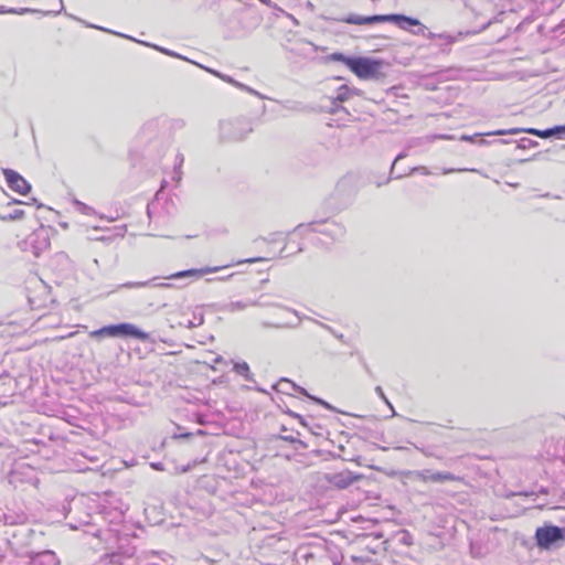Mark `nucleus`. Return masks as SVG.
<instances>
[{
  "instance_id": "1",
  "label": "nucleus",
  "mask_w": 565,
  "mask_h": 565,
  "mask_svg": "<svg viewBox=\"0 0 565 565\" xmlns=\"http://www.w3.org/2000/svg\"><path fill=\"white\" fill-rule=\"evenodd\" d=\"M340 21L356 25L373 24L380 22H392L403 30H408V26H419L418 30L413 31V34L415 35H424V31L426 29L424 25H422L418 19L411 18L404 14H375L370 17L351 14L348 18L341 19Z\"/></svg>"
},
{
  "instance_id": "2",
  "label": "nucleus",
  "mask_w": 565,
  "mask_h": 565,
  "mask_svg": "<svg viewBox=\"0 0 565 565\" xmlns=\"http://www.w3.org/2000/svg\"><path fill=\"white\" fill-rule=\"evenodd\" d=\"M349 70L361 79H377L383 75V62L370 57H355L349 61Z\"/></svg>"
},
{
  "instance_id": "3",
  "label": "nucleus",
  "mask_w": 565,
  "mask_h": 565,
  "mask_svg": "<svg viewBox=\"0 0 565 565\" xmlns=\"http://www.w3.org/2000/svg\"><path fill=\"white\" fill-rule=\"evenodd\" d=\"M108 335V337H125V338H135L141 341L149 340V334L135 324L131 323H119L106 326L102 329L95 330L90 332V337L97 338L99 335Z\"/></svg>"
},
{
  "instance_id": "4",
  "label": "nucleus",
  "mask_w": 565,
  "mask_h": 565,
  "mask_svg": "<svg viewBox=\"0 0 565 565\" xmlns=\"http://www.w3.org/2000/svg\"><path fill=\"white\" fill-rule=\"evenodd\" d=\"M405 476L413 481L423 482H445V481H459L460 477L455 476L450 472H431L430 470H414L405 472Z\"/></svg>"
},
{
  "instance_id": "5",
  "label": "nucleus",
  "mask_w": 565,
  "mask_h": 565,
  "mask_svg": "<svg viewBox=\"0 0 565 565\" xmlns=\"http://www.w3.org/2000/svg\"><path fill=\"white\" fill-rule=\"evenodd\" d=\"M537 546L548 550L558 541L564 540V531L558 526L539 527L535 532Z\"/></svg>"
},
{
  "instance_id": "6",
  "label": "nucleus",
  "mask_w": 565,
  "mask_h": 565,
  "mask_svg": "<svg viewBox=\"0 0 565 565\" xmlns=\"http://www.w3.org/2000/svg\"><path fill=\"white\" fill-rule=\"evenodd\" d=\"M565 132V126H556L554 128L539 130L535 128H512V129H500L495 131H491L489 135H516L519 132H527L541 138H550L558 132Z\"/></svg>"
},
{
  "instance_id": "7",
  "label": "nucleus",
  "mask_w": 565,
  "mask_h": 565,
  "mask_svg": "<svg viewBox=\"0 0 565 565\" xmlns=\"http://www.w3.org/2000/svg\"><path fill=\"white\" fill-rule=\"evenodd\" d=\"M3 174L6 177V181L11 190L14 192L25 195L30 192L31 185L30 183L18 172L11 169H4Z\"/></svg>"
},
{
  "instance_id": "8",
  "label": "nucleus",
  "mask_w": 565,
  "mask_h": 565,
  "mask_svg": "<svg viewBox=\"0 0 565 565\" xmlns=\"http://www.w3.org/2000/svg\"><path fill=\"white\" fill-rule=\"evenodd\" d=\"M324 480L338 489H345L351 486L354 481L360 479V476H354L349 470H343L337 473L324 475Z\"/></svg>"
},
{
  "instance_id": "9",
  "label": "nucleus",
  "mask_w": 565,
  "mask_h": 565,
  "mask_svg": "<svg viewBox=\"0 0 565 565\" xmlns=\"http://www.w3.org/2000/svg\"><path fill=\"white\" fill-rule=\"evenodd\" d=\"M227 266H222V267H205V268H202V269H189V270H183V271H179V273H175L173 275L170 276V278H182V277H188V276H193V275H204V274H210V273H216L218 270H221L222 268H226Z\"/></svg>"
},
{
  "instance_id": "10",
  "label": "nucleus",
  "mask_w": 565,
  "mask_h": 565,
  "mask_svg": "<svg viewBox=\"0 0 565 565\" xmlns=\"http://www.w3.org/2000/svg\"><path fill=\"white\" fill-rule=\"evenodd\" d=\"M35 561L45 565H58V559L51 551H45L39 554Z\"/></svg>"
},
{
  "instance_id": "11",
  "label": "nucleus",
  "mask_w": 565,
  "mask_h": 565,
  "mask_svg": "<svg viewBox=\"0 0 565 565\" xmlns=\"http://www.w3.org/2000/svg\"><path fill=\"white\" fill-rule=\"evenodd\" d=\"M234 371L242 375L245 380L249 381L252 379L249 366L246 362H236L234 364Z\"/></svg>"
},
{
  "instance_id": "12",
  "label": "nucleus",
  "mask_w": 565,
  "mask_h": 565,
  "mask_svg": "<svg viewBox=\"0 0 565 565\" xmlns=\"http://www.w3.org/2000/svg\"><path fill=\"white\" fill-rule=\"evenodd\" d=\"M212 73L215 76L220 77L221 79H223V81H225V82H227L230 84H233L234 86H236V87H238L241 89H246L247 92H249L252 94H256L252 88L246 87L244 84L236 82L235 79H233L232 77H230L227 75L220 74L216 71H212Z\"/></svg>"
},
{
  "instance_id": "13",
  "label": "nucleus",
  "mask_w": 565,
  "mask_h": 565,
  "mask_svg": "<svg viewBox=\"0 0 565 565\" xmlns=\"http://www.w3.org/2000/svg\"><path fill=\"white\" fill-rule=\"evenodd\" d=\"M329 58L331 61L342 62L343 64H345L349 67V64H350L349 61H354L355 57H349L342 53H333L329 56Z\"/></svg>"
},
{
  "instance_id": "14",
  "label": "nucleus",
  "mask_w": 565,
  "mask_h": 565,
  "mask_svg": "<svg viewBox=\"0 0 565 565\" xmlns=\"http://www.w3.org/2000/svg\"><path fill=\"white\" fill-rule=\"evenodd\" d=\"M24 212L22 210H15L8 217L3 216L2 220H19L23 216Z\"/></svg>"
},
{
  "instance_id": "15",
  "label": "nucleus",
  "mask_w": 565,
  "mask_h": 565,
  "mask_svg": "<svg viewBox=\"0 0 565 565\" xmlns=\"http://www.w3.org/2000/svg\"><path fill=\"white\" fill-rule=\"evenodd\" d=\"M348 94H349V88L347 86H343L340 88L337 99L343 102L348 98Z\"/></svg>"
},
{
  "instance_id": "16",
  "label": "nucleus",
  "mask_w": 565,
  "mask_h": 565,
  "mask_svg": "<svg viewBox=\"0 0 565 565\" xmlns=\"http://www.w3.org/2000/svg\"><path fill=\"white\" fill-rule=\"evenodd\" d=\"M375 392L376 394L393 409V406L391 405V403L388 402V399L386 398L383 390L381 386H376L375 387Z\"/></svg>"
},
{
  "instance_id": "17",
  "label": "nucleus",
  "mask_w": 565,
  "mask_h": 565,
  "mask_svg": "<svg viewBox=\"0 0 565 565\" xmlns=\"http://www.w3.org/2000/svg\"><path fill=\"white\" fill-rule=\"evenodd\" d=\"M246 308V305L241 302V301H237V302H232L230 305V310L232 311H235V310H243Z\"/></svg>"
},
{
  "instance_id": "18",
  "label": "nucleus",
  "mask_w": 565,
  "mask_h": 565,
  "mask_svg": "<svg viewBox=\"0 0 565 565\" xmlns=\"http://www.w3.org/2000/svg\"><path fill=\"white\" fill-rule=\"evenodd\" d=\"M148 284H149L148 281L129 282V284H126L125 287H128V288H141V287H146Z\"/></svg>"
},
{
  "instance_id": "19",
  "label": "nucleus",
  "mask_w": 565,
  "mask_h": 565,
  "mask_svg": "<svg viewBox=\"0 0 565 565\" xmlns=\"http://www.w3.org/2000/svg\"><path fill=\"white\" fill-rule=\"evenodd\" d=\"M36 12V10L30 9V8H21L15 9V12H12V14H25V13H33Z\"/></svg>"
},
{
  "instance_id": "20",
  "label": "nucleus",
  "mask_w": 565,
  "mask_h": 565,
  "mask_svg": "<svg viewBox=\"0 0 565 565\" xmlns=\"http://www.w3.org/2000/svg\"><path fill=\"white\" fill-rule=\"evenodd\" d=\"M487 134H488V132H484V134H477V135H475V136L462 135V136L460 137V140H463V141H473L476 137H478V136H488Z\"/></svg>"
},
{
  "instance_id": "21",
  "label": "nucleus",
  "mask_w": 565,
  "mask_h": 565,
  "mask_svg": "<svg viewBox=\"0 0 565 565\" xmlns=\"http://www.w3.org/2000/svg\"><path fill=\"white\" fill-rule=\"evenodd\" d=\"M12 12H15V9L11 8V9H7L4 7H0V14H7V13H11Z\"/></svg>"
},
{
  "instance_id": "22",
  "label": "nucleus",
  "mask_w": 565,
  "mask_h": 565,
  "mask_svg": "<svg viewBox=\"0 0 565 565\" xmlns=\"http://www.w3.org/2000/svg\"><path fill=\"white\" fill-rule=\"evenodd\" d=\"M260 260V258H248V259H244V260H238L236 264H243V263H256Z\"/></svg>"
},
{
  "instance_id": "23",
  "label": "nucleus",
  "mask_w": 565,
  "mask_h": 565,
  "mask_svg": "<svg viewBox=\"0 0 565 565\" xmlns=\"http://www.w3.org/2000/svg\"><path fill=\"white\" fill-rule=\"evenodd\" d=\"M330 227L334 228L338 232L339 235L342 234V228L337 226L335 224H331Z\"/></svg>"
},
{
  "instance_id": "24",
  "label": "nucleus",
  "mask_w": 565,
  "mask_h": 565,
  "mask_svg": "<svg viewBox=\"0 0 565 565\" xmlns=\"http://www.w3.org/2000/svg\"><path fill=\"white\" fill-rule=\"evenodd\" d=\"M151 466L157 470H162L161 463H152Z\"/></svg>"
},
{
  "instance_id": "25",
  "label": "nucleus",
  "mask_w": 565,
  "mask_h": 565,
  "mask_svg": "<svg viewBox=\"0 0 565 565\" xmlns=\"http://www.w3.org/2000/svg\"><path fill=\"white\" fill-rule=\"evenodd\" d=\"M455 171H456L455 169H445L444 173L447 174V173H451V172H455Z\"/></svg>"
},
{
  "instance_id": "26",
  "label": "nucleus",
  "mask_w": 565,
  "mask_h": 565,
  "mask_svg": "<svg viewBox=\"0 0 565 565\" xmlns=\"http://www.w3.org/2000/svg\"><path fill=\"white\" fill-rule=\"evenodd\" d=\"M161 52L166 53V54H170L172 55V53H170L168 50H164V49H160Z\"/></svg>"
},
{
  "instance_id": "27",
  "label": "nucleus",
  "mask_w": 565,
  "mask_h": 565,
  "mask_svg": "<svg viewBox=\"0 0 565 565\" xmlns=\"http://www.w3.org/2000/svg\"><path fill=\"white\" fill-rule=\"evenodd\" d=\"M76 204H77L78 206H81L82 209H85V207H86V205H85V204H83V203H81V202H76Z\"/></svg>"
},
{
  "instance_id": "28",
  "label": "nucleus",
  "mask_w": 565,
  "mask_h": 565,
  "mask_svg": "<svg viewBox=\"0 0 565 565\" xmlns=\"http://www.w3.org/2000/svg\"><path fill=\"white\" fill-rule=\"evenodd\" d=\"M88 26H89V28H97V29H99V26H95V25H93V24H88ZM100 30H103V28H100ZM104 31H107V30H106V29H104Z\"/></svg>"
},
{
  "instance_id": "29",
  "label": "nucleus",
  "mask_w": 565,
  "mask_h": 565,
  "mask_svg": "<svg viewBox=\"0 0 565 565\" xmlns=\"http://www.w3.org/2000/svg\"><path fill=\"white\" fill-rule=\"evenodd\" d=\"M423 170H424V174H428V171L425 168H423Z\"/></svg>"
},
{
  "instance_id": "30",
  "label": "nucleus",
  "mask_w": 565,
  "mask_h": 565,
  "mask_svg": "<svg viewBox=\"0 0 565 565\" xmlns=\"http://www.w3.org/2000/svg\"><path fill=\"white\" fill-rule=\"evenodd\" d=\"M300 391H301V393H303V394H306V395H307V393H306L305 388H300Z\"/></svg>"
}]
</instances>
